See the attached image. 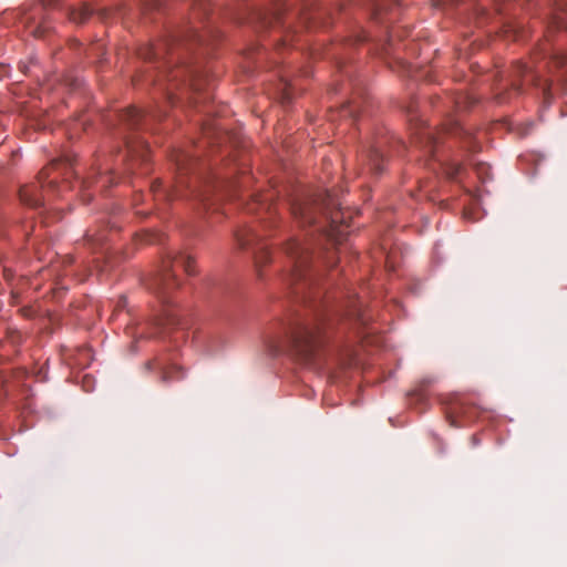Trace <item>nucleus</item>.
Listing matches in <instances>:
<instances>
[{"label": "nucleus", "instance_id": "obj_16", "mask_svg": "<svg viewBox=\"0 0 567 567\" xmlns=\"http://www.w3.org/2000/svg\"><path fill=\"white\" fill-rule=\"evenodd\" d=\"M452 133H453V134H455V135H457V136H460L461 138H464V140H465V142L467 143V144H466V147H467L470 151H476L477 146H476V144L473 142L472 135H471V133H470L466 128H464V127H462V126H460V125H455V126L452 128Z\"/></svg>", "mask_w": 567, "mask_h": 567}, {"label": "nucleus", "instance_id": "obj_23", "mask_svg": "<svg viewBox=\"0 0 567 567\" xmlns=\"http://www.w3.org/2000/svg\"><path fill=\"white\" fill-rule=\"evenodd\" d=\"M72 19H73V21H74V22H76V23H81V22H83V21H84L85 16H84V13H79V14H74V16L72 17Z\"/></svg>", "mask_w": 567, "mask_h": 567}, {"label": "nucleus", "instance_id": "obj_22", "mask_svg": "<svg viewBox=\"0 0 567 567\" xmlns=\"http://www.w3.org/2000/svg\"><path fill=\"white\" fill-rule=\"evenodd\" d=\"M79 183H80V186L82 188H90L92 186V184H93V179L92 178H87V179H83V181H81Z\"/></svg>", "mask_w": 567, "mask_h": 567}, {"label": "nucleus", "instance_id": "obj_14", "mask_svg": "<svg viewBox=\"0 0 567 567\" xmlns=\"http://www.w3.org/2000/svg\"><path fill=\"white\" fill-rule=\"evenodd\" d=\"M417 140L419 143L424 144V147L427 148L429 152H432L436 144V136L429 127H424L420 131Z\"/></svg>", "mask_w": 567, "mask_h": 567}, {"label": "nucleus", "instance_id": "obj_19", "mask_svg": "<svg viewBox=\"0 0 567 567\" xmlns=\"http://www.w3.org/2000/svg\"><path fill=\"white\" fill-rule=\"evenodd\" d=\"M175 161H176V165H177L178 169H181V171H187L188 169L187 166L193 163V159H190L185 154L177 155Z\"/></svg>", "mask_w": 567, "mask_h": 567}, {"label": "nucleus", "instance_id": "obj_11", "mask_svg": "<svg viewBox=\"0 0 567 567\" xmlns=\"http://www.w3.org/2000/svg\"><path fill=\"white\" fill-rule=\"evenodd\" d=\"M363 159L367 162V166L374 173L382 171L383 154L379 146H372L367 154L363 155Z\"/></svg>", "mask_w": 567, "mask_h": 567}, {"label": "nucleus", "instance_id": "obj_26", "mask_svg": "<svg viewBox=\"0 0 567 567\" xmlns=\"http://www.w3.org/2000/svg\"><path fill=\"white\" fill-rule=\"evenodd\" d=\"M32 34H34V37H42V31H40L39 28H35L34 30H32Z\"/></svg>", "mask_w": 567, "mask_h": 567}, {"label": "nucleus", "instance_id": "obj_7", "mask_svg": "<svg viewBox=\"0 0 567 567\" xmlns=\"http://www.w3.org/2000/svg\"><path fill=\"white\" fill-rule=\"evenodd\" d=\"M153 324L158 333H166L172 328L177 327L179 320L176 312L172 308L166 307L163 309L162 313L154 319Z\"/></svg>", "mask_w": 567, "mask_h": 567}, {"label": "nucleus", "instance_id": "obj_20", "mask_svg": "<svg viewBox=\"0 0 567 567\" xmlns=\"http://www.w3.org/2000/svg\"><path fill=\"white\" fill-rule=\"evenodd\" d=\"M447 419L450 424L454 427H461L465 425V423L460 420L461 417L458 416V413L454 410L447 412Z\"/></svg>", "mask_w": 567, "mask_h": 567}, {"label": "nucleus", "instance_id": "obj_6", "mask_svg": "<svg viewBox=\"0 0 567 567\" xmlns=\"http://www.w3.org/2000/svg\"><path fill=\"white\" fill-rule=\"evenodd\" d=\"M238 246L241 249H251L255 255L256 265L259 266L268 259L267 247L261 243V236L256 229L244 228L236 235Z\"/></svg>", "mask_w": 567, "mask_h": 567}, {"label": "nucleus", "instance_id": "obj_15", "mask_svg": "<svg viewBox=\"0 0 567 567\" xmlns=\"http://www.w3.org/2000/svg\"><path fill=\"white\" fill-rule=\"evenodd\" d=\"M85 240L87 245H90L92 248H95L97 246H102L105 240V234L104 230L100 229H90L87 230L85 235Z\"/></svg>", "mask_w": 567, "mask_h": 567}, {"label": "nucleus", "instance_id": "obj_32", "mask_svg": "<svg viewBox=\"0 0 567 567\" xmlns=\"http://www.w3.org/2000/svg\"><path fill=\"white\" fill-rule=\"evenodd\" d=\"M477 443L476 437H473V444L475 445Z\"/></svg>", "mask_w": 567, "mask_h": 567}, {"label": "nucleus", "instance_id": "obj_31", "mask_svg": "<svg viewBox=\"0 0 567 567\" xmlns=\"http://www.w3.org/2000/svg\"><path fill=\"white\" fill-rule=\"evenodd\" d=\"M559 27L567 28V22H558Z\"/></svg>", "mask_w": 567, "mask_h": 567}, {"label": "nucleus", "instance_id": "obj_30", "mask_svg": "<svg viewBox=\"0 0 567 567\" xmlns=\"http://www.w3.org/2000/svg\"><path fill=\"white\" fill-rule=\"evenodd\" d=\"M464 100H467V97H464ZM465 103V101H456V104L458 105V107H462V104Z\"/></svg>", "mask_w": 567, "mask_h": 567}, {"label": "nucleus", "instance_id": "obj_9", "mask_svg": "<svg viewBox=\"0 0 567 567\" xmlns=\"http://www.w3.org/2000/svg\"><path fill=\"white\" fill-rule=\"evenodd\" d=\"M20 200L30 207H38L42 203V198L39 194V187L35 184L25 185L21 187L19 192Z\"/></svg>", "mask_w": 567, "mask_h": 567}, {"label": "nucleus", "instance_id": "obj_29", "mask_svg": "<svg viewBox=\"0 0 567 567\" xmlns=\"http://www.w3.org/2000/svg\"><path fill=\"white\" fill-rule=\"evenodd\" d=\"M556 1V4L557 7H559L560 9H563V0H555Z\"/></svg>", "mask_w": 567, "mask_h": 567}, {"label": "nucleus", "instance_id": "obj_13", "mask_svg": "<svg viewBox=\"0 0 567 567\" xmlns=\"http://www.w3.org/2000/svg\"><path fill=\"white\" fill-rule=\"evenodd\" d=\"M151 192L154 196V200L162 202L173 197L175 190L163 187L162 183L156 181L152 184Z\"/></svg>", "mask_w": 567, "mask_h": 567}, {"label": "nucleus", "instance_id": "obj_5", "mask_svg": "<svg viewBox=\"0 0 567 567\" xmlns=\"http://www.w3.org/2000/svg\"><path fill=\"white\" fill-rule=\"evenodd\" d=\"M332 204V195L324 193L316 197H301L295 199L291 205V214L302 225L312 224L316 219V209L318 207L328 208Z\"/></svg>", "mask_w": 567, "mask_h": 567}, {"label": "nucleus", "instance_id": "obj_3", "mask_svg": "<svg viewBox=\"0 0 567 567\" xmlns=\"http://www.w3.org/2000/svg\"><path fill=\"white\" fill-rule=\"evenodd\" d=\"M285 254L291 262L289 280L297 285L296 293H303V290L310 288L313 282V279L307 277L310 260L309 250L298 239L292 238L285 245Z\"/></svg>", "mask_w": 567, "mask_h": 567}, {"label": "nucleus", "instance_id": "obj_24", "mask_svg": "<svg viewBox=\"0 0 567 567\" xmlns=\"http://www.w3.org/2000/svg\"><path fill=\"white\" fill-rule=\"evenodd\" d=\"M158 53L154 50H150L146 55H144L145 59H156Z\"/></svg>", "mask_w": 567, "mask_h": 567}, {"label": "nucleus", "instance_id": "obj_8", "mask_svg": "<svg viewBox=\"0 0 567 567\" xmlns=\"http://www.w3.org/2000/svg\"><path fill=\"white\" fill-rule=\"evenodd\" d=\"M60 166H64L65 168L71 167V158L65 155L61 159H54L51 163L50 167L42 169L39 174V183H41L42 187H48V188L54 189L56 179L53 178V179L48 181V178L50 177V171L52 168L60 167Z\"/></svg>", "mask_w": 567, "mask_h": 567}, {"label": "nucleus", "instance_id": "obj_21", "mask_svg": "<svg viewBox=\"0 0 567 567\" xmlns=\"http://www.w3.org/2000/svg\"><path fill=\"white\" fill-rule=\"evenodd\" d=\"M93 383H94V380L93 378H91L90 375H84L83 378V389L84 391L86 392H90L93 390Z\"/></svg>", "mask_w": 567, "mask_h": 567}, {"label": "nucleus", "instance_id": "obj_10", "mask_svg": "<svg viewBox=\"0 0 567 567\" xmlns=\"http://www.w3.org/2000/svg\"><path fill=\"white\" fill-rule=\"evenodd\" d=\"M145 120H146V115L142 111H140L135 107H130V109L123 111L121 114V122L127 128L140 127L143 125Z\"/></svg>", "mask_w": 567, "mask_h": 567}, {"label": "nucleus", "instance_id": "obj_2", "mask_svg": "<svg viewBox=\"0 0 567 567\" xmlns=\"http://www.w3.org/2000/svg\"><path fill=\"white\" fill-rule=\"evenodd\" d=\"M555 68H567V54L555 52L549 56H545L540 62L535 65H528L526 63H517L514 68L516 78L522 79V83L513 82V87L516 91H520L524 84H532L540 87L543 93L546 95L549 91L550 83L544 78V71Z\"/></svg>", "mask_w": 567, "mask_h": 567}, {"label": "nucleus", "instance_id": "obj_12", "mask_svg": "<svg viewBox=\"0 0 567 567\" xmlns=\"http://www.w3.org/2000/svg\"><path fill=\"white\" fill-rule=\"evenodd\" d=\"M127 155L132 161L141 159L144 161L146 157L147 146L143 142H133L130 138L125 140Z\"/></svg>", "mask_w": 567, "mask_h": 567}, {"label": "nucleus", "instance_id": "obj_17", "mask_svg": "<svg viewBox=\"0 0 567 567\" xmlns=\"http://www.w3.org/2000/svg\"><path fill=\"white\" fill-rule=\"evenodd\" d=\"M182 370L179 367H177L176 364H173L171 365L169 368L165 369L163 371V380L164 381H169V380H173V379H178L182 377Z\"/></svg>", "mask_w": 567, "mask_h": 567}, {"label": "nucleus", "instance_id": "obj_27", "mask_svg": "<svg viewBox=\"0 0 567 567\" xmlns=\"http://www.w3.org/2000/svg\"><path fill=\"white\" fill-rule=\"evenodd\" d=\"M455 412L458 413V416L461 417V414H466V411H463V408H460V409H456L454 410Z\"/></svg>", "mask_w": 567, "mask_h": 567}, {"label": "nucleus", "instance_id": "obj_1", "mask_svg": "<svg viewBox=\"0 0 567 567\" xmlns=\"http://www.w3.org/2000/svg\"><path fill=\"white\" fill-rule=\"evenodd\" d=\"M311 309V319L289 326L285 336L268 341L271 353L289 352L306 364H310L320 344V334L328 320L327 306L321 299L303 297Z\"/></svg>", "mask_w": 567, "mask_h": 567}, {"label": "nucleus", "instance_id": "obj_18", "mask_svg": "<svg viewBox=\"0 0 567 567\" xmlns=\"http://www.w3.org/2000/svg\"><path fill=\"white\" fill-rule=\"evenodd\" d=\"M475 172L478 178L483 182L489 178V166L485 163H475L474 164Z\"/></svg>", "mask_w": 567, "mask_h": 567}, {"label": "nucleus", "instance_id": "obj_25", "mask_svg": "<svg viewBox=\"0 0 567 567\" xmlns=\"http://www.w3.org/2000/svg\"><path fill=\"white\" fill-rule=\"evenodd\" d=\"M109 182H110L109 176H101L97 181V183H102V187H105Z\"/></svg>", "mask_w": 567, "mask_h": 567}, {"label": "nucleus", "instance_id": "obj_28", "mask_svg": "<svg viewBox=\"0 0 567 567\" xmlns=\"http://www.w3.org/2000/svg\"><path fill=\"white\" fill-rule=\"evenodd\" d=\"M351 316H357L359 318V316H360L359 309L351 310Z\"/></svg>", "mask_w": 567, "mask_h": 567}, {"label": "nucleus", "instance_id": "obj_4", "mask_svg": "<svg viewBox=\"0 0 567 567\" xmlns=\"http://www.w3.org/2000/svg\"><path fill=\"white\" fill-rule=\"evenodd\" d=\"M193 262L194 261L192 256L184 252L168 255L163 261L162 274L154 279L151 289H153L158 296L164 297L168 290L178 286L173 269L174 265L178 264L181 267H183L186 274L193 275L195 272Z\"/></svg>", "mask_w": 567, "mask_h": 567}]
</instances>
